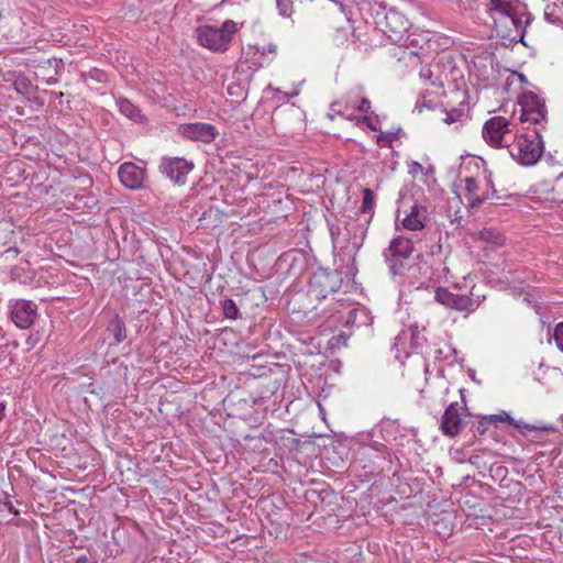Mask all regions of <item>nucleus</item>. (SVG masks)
<instances>
[{"label":"nucleus","instance_id":"22","mask_svg":"<svg viewBox=\"0 0 563 563\" xmlns=\"http://www.w3.org/2000/svg\"><path fill=\"white\" fill-rule=\"evenodd\" d=\"M444 114L443 122L448 125L454 124L455 130L468 120V110L464 106L452 108L450 111L445 110Z\"/></svg>","mask_w":563,"mask_h":563},{"label":"nucleus","instance_id":"28","mask_svg":"<svg viewBox=\"0 0 563 563\" xmlns=\"http://www.w3.org/2000/svg\"><path fill=\"white\" fill-rule=\"evenodd\" d=\"M374 200H375L374 192L368 188L364 189L361 212L362 213L371 212L374 207Z\"/></svg>","mask_w":563,"mask_h":563},{"label":"nucleus","instance_id":"17","mask_svg":"<svg viewBox=\"0 0 563 563\" xmlns=\"http://www.w3.org/2000/svg\"><path fill=\"white\" fill-rule=\"evenodd\" d=\"M460 409H464L463 407H459L457 402L450 404L441 419V431L443 434L449 437L457 435L463 427V421L461 418Z\"/></svg>","mask_w":563,"mask_h":563},{"label":"nucleus","instance_id":"44","mask_svg":"<svg viewBox=\"0 0 563 563\" xmlns=\"http://www.w3.org/2000/svg\"><path fill=\"white\" fill-rule=\"evenodd\" d=\"M4 410H5V406L3 404L0 402V421L3 419L4 417Z\"/></svg>","mask_w":563,"mask_h":563},{"label":"nucleus","instance_id":"24","mask_svg":"<svg viewBox=\"0 0 563 563\" xmlns=\"http://www.w3.org/2000/svg\"><path fill=\"white\" fill-rule=\"evenodd\" d=\"M109 331L113 334L117 343H121L126 339V328L121 318L115 316L109 323Z\"/></svg>","mask_w":563,"mask_h":563},{"label":"nucleus","instance_id":"20","mask_svg":"<svg viewBox=\"0 0 563 563\" xmlns=\"http://www.w3.org/2000/svg\"><path fill=\"white\" fill-rule=\"evenodd\" d=\"M427 218V208L422 205L415 203L409 214L404 219L402 225L407 230L417 231L424 228Z\"/></svg>","mask_w":563,"mask_h":563},{"label":"nucleus","instance_id":"21","mask_svg":"<svg viewBox=\"0 0 563 563\" xmlns=\"http://www.w3.org/2000/svg\"><path fill=\"white\" fill-rule=\"evenodd\" d=\"M487 418H488V421L490 422V426H494V427H497L498 423H500V422H507L508 424L514 426L516 429L520 430L521 432L539 430V428L531 426L529 423H525L522 421H516L506 411H500L499 413H496V415H488Z\"/></svg>","mask_w":563,"mask_h":563},{"label":"nucleus","instance_id":"26","mask_svg":"<svg viewBox=\"0 0 563 563\" xmlns=\"http://www.w3.org/2000/svg\"><path fill=\"white\" fill-rule=\"evenodd\" d=\"M220 303L224 318L230 320H236L240 318L239 307L233 299L225 298L221 300Z\"/></svg>","mask_w":563,"mask_h":563},{"label":"nucleus","instance_id":"36","mask_svg":"<svg viewBox=\"0 0 563 563\" xmlns=\"http://www.w3.org/2000/svg\"><path fill=\"white\" fill-rule=\"evenodd\" d=\"M554 10H555V5H548L545 11H544V18L551 22V23H556V19H554Z\"/></svg>","mask_w":563,"mask_h":563},{"label":"nucleus","instance_id":"16","mask_svg":"<svg viewBox=\"0 0 563 563\" xmlns=\"http://www.w3.org/2000/svg\"><path fill=\"white\" fill-rule=\"evenodd\" d=\"M485 181L487 190L485 192L479 194L481 188L478 181L473 177L465 178L466 199L471 208H476L481 206L483 202L490 199L496 194L490 176L486 178Z\"/></svg>","mask_w":563,"mask_h":563},{"label":"nucleus","instance_id":"11","mask_svg":"<svg viewBox=\"0 0 563 563\" xmlns=\"http://www.w3.org/2000/svg\"><path fill=\"white\" fill-rule=\"evenodd\" d=\"M192 162L184 157H162L158 169L176 185H184L187 180V175L194 169Z\"/></svg>","mask_w":563,"mask_h":563},{"label":"nucleus","instance_id":"27","mask_svg":"<svg viewBox=\"0 0 563 563\" xmlns=\"http://www.w3.org/2000/svg\"><path fill=\"white\" fill-rule=\"evenodd\" d=\"M278 14L283 18H291L295 13L292 0H275Z\"/></svg>","mask_w":563,"mask_h":563},{"label":"nucleus","instance_id":"41","mask_svg":"<svg viewBox=\"0 0 563 563\" xmlns=\"http://www.w3.org/2000/svg\"><path fill=\"white\" fill-rule=\"evenodd\" d=\"M212 213H218V210H213L212 208H209L207 211L203 212L202 218H206L207 216H211Z\"/></svg>","mask_w":563,"mask_h":563},{"label":"nucleus","instance_id":"15","mask_svg":"<svg viewBox=\"0 0 563 563\" xmlns=\"http://www.w3.org/2000/svg\"><path fill=\"white\" fill-rule=\"evenodd\" d=\"M118 176L125 188L137 190L144 186L146 170L132 162H125L119 167Z\"/></svg>","mask_w":563,"mask_h":563},{"label":"nucleus","instance_id":"42","mask_svg":"<svg viewBox=\"0 0 563 563\" xmlns=\"http://www.w3.org/2000/svg\"><path fill=\"white\" fill-rule=\"evenodd\" d=\"M416 107L419 108V111H421V107L431 108V102L430 101H423L421 104L418 102Z\"/></svg>","mask_w":563,"mask_h":563},{"label":"nucleus","instance_id":"34","mask_svg":"<svg viewBox=\"0 0 563 563\" xmlns=\"http://www.w3.org/2000/svg\"><path fill=\"white\" fill-rule=\"evenodd\" d=\"M489 426H490V422L488 421L487 416H484L478 421L476 430L479 434H484L488 430Z\"/></svg>","mask_w":563,"mask_h":563},{"label":"nucleus","instance_id":"45","mask_svg":"<svg viewBox=\"0 0 563 563\" xmlns=\"http://www.w3.org/2000/svg\"><path fill=\"white\" fill-rule=\"evenodd\" d=\"M56 81H57L56 79L51 78V79H48V80H47V84H48V85H53V84H55Z\"/></svg>","mask_w":563,"mask_h":563},{"label":"nucleus","instance_id":"4","mask_svg":"<svg viewBox=\"0 0 563 563\" xmlns=\"http://www.w3.org/2000/svg\"><path fill=\"white\" fill-rule=\"evenodd\" d=\"M238 32V25L232 20H227L220 27L205 24L196 29L198 43L214 53L228 51L234 34Z\"/></svg>","mask_w":563,"mask_h":563},{"label":"nucleus","instance_id":"25","mask_svg":"<svg viewBox=\"0 0 563 563\" xmlns=\"http://www.w3.org/2000/svg\"><path fill=\"white\" fill-rule=\"evenodd\" d=\"M479 239L495 246H501L505 242L504 235L499 231L494 229H484L483 231H481Z\"/></svg>","mask_w":563,"mask_h":563},{"label":"nucleus","instance_id":"33","mask_svg":"<svg viewBox=\"0 0 563 563\" xmlns=\"http://www.w3.org/2000/svg\"><path fill=\"white\" fill-rule=\"evenodd\" d=\"M353 108L360 112L367 113L371 111V101L367 98H362L357 104H353Z\"/></svg>","mask_w":563,"mask_h":563},{"label":"nucleus","instance_id":"31","mask_svg":"<svg viewBox=\"0 0 563 563\" xmlns=\"http://www.w3.org/2000/svg\"><path fill=\"white\" fill-rule=\"evenodd\" d=\"M14 88H15L16 92H19L21 95H29L31 92V90L33 89L31 81L25 77L18 78L14 81Z\"/></svg>","mask_w":563,"mask_h":563},{"label":"nucleus","instance_id":"38","mask_svg":"<svg viewBox=\"0 0 563 563\" xmlns=\"http://www.w3.org/2000/svg\"><path fill=\"white\" fill-rule=\"evenodd\" d=\"M349 336L345 335V333H340L332 338V340L336 341L338 343L346 344Z\"/></svg>","mask_w":563,"mask_h":563},{"label":"nucleus","instance_id":"29","mask_svg":"<svg viewBox=\"0 0 563 563\" xmlns=\"http://www.w3.org/2000/svg\"><path fill=\"white\" fill-rule=\"evenodd\" d=\"M552 192L553 200L563 203V172L555 178Z\"/></svg>","mask_w":563,"mask_h":563},{"label":"nucleus","instance_id":"23","mask_svg":"<svg viewBox=\"0 0 563 563\" xmlns=\"http://www.w3.org/2000/svg\"><path fill=\"white\" fill-rule=\"evenodd\" d=\"M117 104L119 108V111L126 118L139 122L142 120V114L140 109L133 104L130 100L120 98L117 100Z\"/></svg>","mask_w":563,"mask_h":563},{"label":"nucleus","instance_id":"3","mask_svg":"<svg viewBox=\"0 0 563 563\" xmlns=\"http://www.w3.org/2000/svg\"><path fill=\"white\" fill-rule=\"evenodd\" d=\"M508 152L514 159L522 165L536 164L543 153L541 129L536 128L520 135L515 133L508 146Z\"/></svg>","mask_w":563,"mask_h":563},{"label":"nucleus","instance_id":"35","mask_svg":"<svg viewBox=\"0 0 563 563\" xmlns=\"http://www.w3.org/2000/svg\"><path fill=\"white\" fill-rule=\"evenodd\" d=\"M376 142L379 146L383 147H390L391 146V139L388 135L380 134L376 137Z\"/></svg>","mask_w":563,"mask_h":563},{"label":"nucleus","instance_id":"18","mask_svg":"<svg viewBox=\"0 0 563 563\" xmlns=\"http://www.w3.org/2000/svg\"><path fill=\"white\" fill-rule=\"evenodd\" d=\"M419 67V78L424 84L435 89L443 88V84L441 81L439 74V69L434 63V56L430 58L427 63H423L418 66Z\"/></svg>","mask_w":563,"mask_h":563},{"label":"nucleus","instance_id":"9","mask_svg":"<svg viewBox=\"0 0 563 563\" xmlns=\"http://www.w3.org/2000/svg\"><path fill=\"white\" fill-rule=\"evenodd\" d=\"M434 63L439 69V76L445 86H452L454 89H460L464 85V71L456 64L454 56L450 52H442L434 56Z\"/></svg>","mask_w":563,"mask_h":563},{"label":"nucleus","instance_id":"6","mask_svg":"<svg viewBox=\"0 0 563 563\" xmlns=\"http://www.w3.org/2000/svg\"><path fill=\"white\" fill-rule=\"evenodd\" d=\"M342 276L338 271L318 268L309 278L308 295L310 298L321 301L329 295L335 294L342 286Z\"/></svg>","mask_w":563,"mask_h":563},{"label":"nucleus","instance_id":"40","mask_svg":"<svg viewBox=\"0 0 563 563\" xmlns=\"http://www.w3.org/2000/svg\"><path fill=\"white\" fill-rule=\"evenodd\" d=\"M75 563H96L91 561L87 555H80L77 558Z\"/></svg>","mask_w":563,"mask_h":563},{"label":"nucleus","instance_id":"13","mask_svg":"<svg viewBox=\"0 0 563 563\" xmlns=\"http://www.w3.org/2000/svg\"><path fill=\"white\" fill-rule=\"evenodd\" d=\"M434 299L446 308L457 311H474L477 308V303L471 297L453 294L444 287L435 289Z\"/></svg>","mask_w":563,"mask_h":563},{"label":"nucleus","instance_id":"12","mask_svg":"<svg viewBox=\"0 0 563 563\" xmlns=\"http://www.w3.org/2000/svg\"><path fill=\"white\" fill-rule=\"evenodd\" d=\"M37 306L31 300L16 299L11 303V320L20 329L31 328L37 318Z\"/></svg>","mask_w":563,"mask_h":563},{"label":"nucleus","instance_id":"43","mask_svg":"<svg viewBox=\"0 0 563 563\" xmlns=\"http://www.w3.org/2000/svg\"><path fill=\"white\" fill-rule=\"evenodd\" d=\"M346 120H350V121H357L358 122V119H361V117H356L354 114H350V115H343Z\"/></svg>","mask_w":563,"mask_h":563},{"label":"nucleus","instance_id":"5","mask_svg":"<svg viewBox=\"0 0 563 563\" xmlns=\"http://www.w3.org/2000/svg\"><path fill=\"white\" fill-rule=\"evenodd\" d=\"M375 23L394 44H402L410 26V22L404 14L393 8L386 9L385 7L377 12Z\"/></svg>","mask_w":563,"mask_h":563},{"label":"nucleus","instance_id":"1","mask_svg":"<svg viewBox=\"0 0 563 563\" xmlns=\"http://www.w3.org/2000/svg\"><path fill=\"white\" fill-rule=\"evenodd\" d=\"M489 11L497 35L523 43L526 29L533 20L531 13L516 11L508 0H490Z\"/></svg>","mask_w":563,"mask_h":563},{"label":"nucleus","instance_id":"32","mask_svg":"<svg viewBox=\"0 0 563 563\" xmlns=\"http://www.w3.org/2000/svg\"><path fill=\"white\" fill-rule=\"evenodd\" d=\"M554 341L558 349L563 352V321L560 322L554 329Z\"/></svg>","mask_w":563,"mask_h":563},{"label":"nucleus","instance_id":"30","mask_svg":"<svg viewBox=\"0 0 563 563\" xmlns=\"http://www.w3.org/2000/svg\"><path fill=\"white\" fill-rule=\"evenodd\" d=\"M350 102L346 101V103L343 106L341 101H334L330 106V111L327 117L333 121L335 115H344L345 110L349 108Z\"/></svg>","mask_w":563,"mask_h":563},{"label":"nucleus","instance_id":"10","mask_svg":"<svg viewBox=\"0 0 563 563\" xmlns=\"http://www.w3.org/2000/svg\"><path fill=\"white\" fill-rule=\"evenodd\" d=\"M520 121L532 125H540L547 120V107L536 93L529 91L522 95Z\"/></svg>","mask_w":563,"mask_h":563},{"label":"nucleus","instance_id":"8","mask_svg":"<svg viewBox=\"0 0 563 563\" xmlns=\"http://www.w3.org/2000/svg\"><path fill=\"white\" fill-rule=\"evenodd\" d=\"M509 121L504 117H493L483 126V139L493 147L500 148L509 146L515 132L509 128Z\"/></svg>","mask_w":563,"mask_h":563},{"label":"nucleus","instance_id":"7","mask_svg":"<svg viewBox=\"0 0 563 563\" xmlns=\"http://www.w3.org/2000/svg\"><path fill=\"white\" fill-rule=\"evenodd\" d=\"M413 252V242L411 239L399 235L394 238L387 250L384 252L389 271L393 275H401L406 268L405 262L409 260Z\"/></svg>","mask_w":563,"mask_h":563},{"label":"nucleus","instance_id":"39","mask_svg":"<svg viewBox=\"0 0 563 563\" xmlns=\"http://www.w3.org/2000/svg\"><path fill=\"white\" fill-rule=\"evenodd\" d=\"M4 505H5L7 509L9 510V512L13 514L14 516L19 515V510L15 509V507L12 505L11 501H5Z\"/></svg>","mask_w":563,"mask_h":563},{"label":"nucleus","instance_id":"37","mask_svg":"<svg viewBox=\"0 0 563 563\" xmlns=\"http://www.w3.org/2000/svg\"><path fill=\"white\" fill-rule=\"evenodd\" d=\"M358 122L366 124L372 131H377V126L373 123L372 119L368 118L367 115L361 117V119H358Z\"/></svg>","mask_w":563,"mask_h":563},{"label":"nucleus","instance_id":"19","mask_svg":"<svg viewBox=\"0 0 563 563\" xmlns=\"http://www.w3.org/2000/svg\"><path fill=\"white\" fill-rule=\"evenodd\" d=\"M373 323V317L365 307L352 308L344 322L345 327H355L357 329L368 328Z\"/></svg>","mask_w":563,"mask_h":563},{"label":"nucleus","instance_id":"14","mask_svg":"<svg viewBox=\"0 0 563 563\" xmlns=\"http://www.w3.org/2000/svg\"><path fill=\"white\" fill-rule=\"evenodd\" d=\"M179 131L185 137L191 141L207 144L213 142L219 135V131L214 125L205 122L183 124Z\"/></svg>","mask_w":563,"mask_h":563},{"label":"nucleus","instance_id":"2","mask_svg":"<svg viewBox=\"0 0 563 563\" xmlns=\"http://www.w3.org/2000/svg\"><path fill=\"white\" fill-rule=\"evenodd\" d=\"M397 45L405 47L397 58L398 63H404L411 69H416L419 65L427 63L437 53L439 47L438 41L428 31L407 32L402 44Z\"/></svg>","mask_w":563,"mask_h":563}]
</instances>
